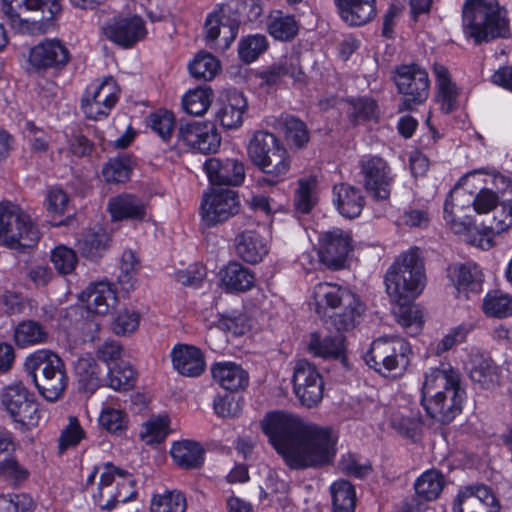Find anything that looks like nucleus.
I'll return each mask as SVG.
<instances>
[{
  "label": "nucleus",
  "mask_w": 512,
  "mask_h": 512,
  "mask_svg": "<svg viewBox=\"0 0 512 512\" xmlns=\"http://www.w3.org/2000/svg\"><path fill=\"white\" fill-rule=\"evenodd\" d=\"M262 428L290 469L321 468L331 464L336 456L337 436L331 429L305 423L283 412L268 414Z\"/></svg>",
  "instance_id": "f257e3e1"
},
{
  "label": "nucleus",
  "mask_w": 512,
  "mask_h": 512,
  "mask_svg": "<svg viewBox=\"0 0 512 512\" xmlns=\"http://www.w3.org/2000/svg\"><path fill=\"white\" fill-rule=\"evenodd\" d=\"M465 391L460 375L449 364L431 368L425 373L422 405L426 413L440 423H449L461 412Z\"/></svg>",
  "instance_id": "f03ea898"
},
{
  "label": "nucleus",
  "mask_w": 512,
  "mask_h": 512,
  "mask_svg": "<svg viewBox=\"0 0 512 512\" xmlns=\"http://www.w3.org/2000/svg\"><path fill=\"white\" fill-rule=\"evenodd\" d=\"M221 137L212 123L192 122L176 128L175 115L162 109V151L168 150L170 160L178 156L184 145L203 153H215Z\"/></svg>",
  "instance_id": "7ed1b4c3"
},
{
  "label": "nucleus",
  "mask_w": 512,
  "mask_h": 512,
  "mask_svg": "<svg viewBox=\"0 0 512 512\" xmlns=\"http://www.w3.org/2000/svg\"><path fill=\"white\" fill-rule=\"evenodd\" d=\"M462 28L464 35L476 44L505 38L509 35L507 11L498 0H465Z\"/></svg>",
  "instance_id": "20e7f679"
},
{
  "label": "nucleus",
  "mask_w": 512,
  "mask_h": 512,
  "mask_svg": "<svg viewBox=\"0 0 512 512\" xmlns=\"http://www.w3.org/2000/svg\"><path fill=\"white\" fill-rule=\"evenodd\" d=\"M425 282L424 264L418 248L400 254L385 275L387 293L395 302H412L422 293Z\"/></svg>",
  "instance_id": "39448f33"
},
{
  "label": "nucleus",
  "mask_w": 512,
  "mask_h": 512,
  "mask_svg": "<svg viewBox=\"0 0 512 512\" xmlns=\"http://www.w3.org/2000/svg\"><path fill=\"white\" fill-rule=\"evenodd\" d=\"M310 305L320 317H335L338 330L354 326L362 305L349 290L332 283H318L313 287Z\"/></svg>",
  "instance_id": "423d86ee"
},
{
  "label": "nucleus",
  "mask_w": 512,
  "mask_h": 512,
  "mask_svg": "<svg viewBox=\"0 0 512 512\" xmlns=\"http://www.w3.org/2000/svg\"><path fill=\"white\" fill-rule=\"evenodd\" d=\"M25 368L45 399L53 402L63 395L68 377L64 362L57 354L50 350L36 351L26 359Z\"/></svg>",
  "instance_id": "0eeeda50"
},
{
  "label": "nucleus",
  "mask_w": 512,
  "mask_h": 512,
  "mask_svg": "<svg viewBox=\"0 0 512 512\" xmlns=\"http://www.w3.org/2000/svg\"><path fill=\"white\" fill-rule=\"evenodd\" d=\"M410 344L396 335L375 339L366 352V364L385 377L402 375L410 364Z\"/></svg>",
  "instance_id": "6e6552de"
},
{
  "label": "nucleus",
  "mask_w": 512,
  "mask_h": 512,
  "mask_svg": "<svg viewBox=\"0 0 512 512\" xmlns=\"http://www.w3.org/2000/svg\"><path fill=\"white\" fill-rule=\"evenodd\" d=\"M39 239V231L28 214L9 201L0 203V241L5 246L24 251Z\"/></svg>",
  "instance_id": "1a4fd4ad"
},
{
  "label": "nucleus",
  "mask_w": 512,
  "mask_h": 512,
  "mask_svg": "<svg viewBox=\"0 0 512 512\" xmlns=\"http://www.w3.org/2000/svg\"><path fill=\"white\" fill-rule=\"evenodd\" d=\"M2 11L11 26L21 33L40 28V23L51 20L60 11L57 0H2Z\"/></svg>",
  "instance_id": "9d476101"
},
{
  "label": "nucleus",
  "mask_w": 512,
  "mask_h": 512,
  "mask_svg": "<svg viewBox=\"0 0 512 512\" xmlns=\"http://www.w3.org/2000/svg\"><path fill=\"white\" fill-rule=\"evenodd\" d=\"M394 82L398 92L404 96L399 111H410L426 101L430 81L425 69L417 64H404L396 68Z\"/></svg>",
  "instance_id": "9b49d317"
},
{
  "label": "nucleus",
  "mask_w": 512,
  "mask_h": 512,
  "mask_svg": "<svg viewBox=\"0 0 512 512\" xmlns=\"http://www.w3.org/2000/svg\"><path fill=\"white\" fill-rule=\"evenodd\" d=\"M120 89L112 76L91 85L81 99V109L92 120L106 118L119 99Z\"/></svg>",
  "instance_id": "f8f14e48"
},
{
  "label": "nucleus",
  "mask_w": 512,
  "mask_h": 512,
  "mask_svg": "<svg viewBox=\"0 0 512 512\" xmlns=\"http://www.w3.org/2000/svg\"><path fill=\"white\" fill-rule=\"evenodd\" d=\"M2 404L15 422L28 428L38 425L41 417L38 404L23 384L6 387L2 394Z\"/></svg>",
  "instance_id": "ddd939ff"
},
{
  "label": "nucleus",
  "mask_w": 512,
  "mask_h": 512,
  "mask_svg": "<svg viewBox=\"0 0 512 512\" xmlns=\"http://www.w3.org/2000/svg\"><path fill=\"white\" fill-rule=\"evenodd\" d=\"M240 209L239 196L231 189H213L205 194L201 203L202 220L209 227L227 221Z\"/></svg>",
  "instance_id": "4468645a"
},
{
  "label": "nucleus",
  "mask_w": 512,
  "mask_h": 512,
  "mask_svg": "<svg viewBox=\"0 0 512 512\" xmlns=\"http://www.w3.org/2000/svg\"><path fill=\"white\" fill-rule=\"evenodd\" d=\"M293 387L297 398L306 407L316 406L323 397L324 384L317 368L307 360H299L293 373Z\"/></svg>",
  "instance_id": "2eb2a0df"
},
{
  "label": "nucleus",
  "mask_w": 512,
  "mask_h": 512,
  "mask_svg": "<svg viewBox=\"0 0 512 512\" xmlns=\"http://www.w3.org/2000/svg\"><path fill=\"white\" fill-rule=\"evenodd\" d=\"M359 165L366 190L378 200L388 199L393 181L388 163L381 157L366 155Z\"/></svg>",
  "instance_id": "dca6fc26"
},
{
  "label": "nucleus",
  "mask_w": 512,
  "mask_h": 512,
  "mask_svg": "<svg viewBox=\"0 0 512 512\" xmlns=\"http://www.w3.org/2000/svg\"><path fill=\"white\" fill-rule=\"evenodd\" d=\"M474 194L463 187H454L444 204V219L455 234H464L471 228Z\"/></svg>",
  "instance_id": "f3484780"
},
{
  "label": "nucleus",
  "mask_w": 512,
  "mask_h": 512,
  "mask_svg": "<svg viewBox=\"0 0 512 512\" xmlns=\"http://www.w3.org/2000/svg\"><path fill=\"white\" fill-rule=\"evenodd\" d=\"M320 250L318 255L322 262L334 269L344 267L352 251L351 235L340 228H333L319 237Z\"/></svg>",
  "instance_id": "a211bd4d"
},
{
  "label": "nucleus",
  "mask_w": 512,
  "mask_h": 512,
  "mask_svg": "<svg viewBox=\"0 0 512 512\" xmlns=\"http://www.w3.org/2000/svg\"><path fill=\"white\" fill-rule=\"evenodd\" d=\"M103 34L123 48H131L146 35L143 19L139 16H116L102 27Z\"/></svg>",
  "instance_id": "6ab92c4d"
},
{
  "label": "nucleus",
  "mask_w": 512,
  "mask_h": 512,
  "mask_svg": "<svg viewBox=\"0 0 512 512\" xmlns=\"http://www.w3.org/2000/svg\"><path fill=\"white\" fill-rule=\"evenodd\" d=\"M71 55L65 44L58 39H45L30 49L28 62L36 71L63 69Z\"/></svg>",
  "instance_id": "aec40b11"
},
{
  "label": "nucleus",
  "mask_w": 512,
  "mask_h": 512,
  "mask_svg": "<svg viewBox=\"0 0 512 512\" xmlns=\"http://www.w3.org/2000/svg\"><path fill=\"white\" fill-rule=\"evenodd\" d=\"M453 512H500L495 495L485 485L469 486L460 491L452 506Z\"/></svg>",
  "instance_id": "412c9836"
},
{
  "label": "nucleus",
  "mask_w": 512,
  "mask_h": 512,
  "mask_svg": "<svg viewBox=\"0 0 512 512\" xmlns=\"http://www.w3.org/2000/svg\"><path fill=\"white\" fill-rule=\"evenodd\" d=\"M203 169L214 185L239 186L245 179V167L242 161L234 158H209Z\"/></svg>",
  "instance_id": "4be33fe9"
},
{
  "label": "nucleus",
  "mask_w": 512,
  "mask_h": 512,
  "mask_svg": "<svg viewBox=\"0 0 512 512\" xmlns=\"http://www.w3.org/2000/svg\"><path fill=\"white\" fill-rule=\"evenodd\" d=\"M470 379L484 389H492L499 384L498 367L483 351L472 348L465 362Z\"/></svg>",
  "instance_id": "5701e85b"
},
{
  "label": "nucleus",
  "mask_w": 512,
  "mask_h": 512,
  "mask_svg": "<svg viewBox=\"0 0 512 512\" xmlns=\"http://www.w3.org/2000/svg\"><path fill=\"white\" fill-rule=\"evenodd\" d=\"M494 185L504 188L499 203L493 210V220L488 229L493 234H500L512 227V182L506 176L494 174Z\"/></svg>",
  "instance_id": "b1692460"
},
{
  "label": "nucleus",
  "mask_w": 512,
  "mask_h": 512,
  "mask_svg": "<svg viewBox=\"0 0 512 512\" xmlns=\"http://www.w3.org/2000/svg\"><path fill=\"white\" fill-rule=\"evenodd\" d=\"M235 251L244 262L257 264L268 254L269 243L255 229H245L235 237Z\"/></svg>",
  "instance_id": "393cba45"
},
{
  "label": "nucleus",
  "mask_w": 512,
  "mask_h": 512,
  "mask_svg": "<svg viewBox=\"0 0 512 512\" xmlns=\"http://www.w3.org/2000/svg\"><path fill=\"white\" fill-rule=\"evenodd\" d=\"M79 298L90 312L99 315H106L117 302L116 292L104 281L90 283Z\"/></svg>",
  "instance_id": "a878e982"
},
{
  "label": "nucleus",
  "mask_w": 512,
  "mask_h": 512,
  "mask_svg": "<svg viewBox=\"0 0 512 512\" xmlns=\"http://www.w3.org/2000/svg\"><path fill=\"white\" fill-rule=\"evenodd\" d=\"M248 102L242 92L231 90L216 113V119L226 129H238L243 124Z\"/></svg>",
  "instance_id": "bb28decb"
},
{
  "label": "nucleus",
  "mask_w": 512,
  "mask_h": 512,
  "mask_svg": "<svg viewBox=\"0 0 512 512\" xmlns=\"http://www.w3.org/2000/svg\"><path fill=\"white\" fill-rule=\"evenodd\" d=\"M332 194L333 204L340 215L352 219L361 214L365 199L359 188L341 183L334 185Z\"/></svg>",
  "instance_id": "cd10ccee"
},
{
  "label": "nucleus",
  "mask_w": 512,
  "mask_h": 512,
  "mask_svg": "<svg viewBox=\"0 0 512 512\" xmlns=\"http://www.w3.org/2000/svg\"><path fill=\"white\" fill-rule=\"evenodd\" d=\"M173 367L187 377H197L205 370V360L200 349L190 345H179L171 352Z\"/></svg>",
  "instance_id": "c85d7f7f"
},
{
  "label": "nucleus",
  "mask_w": 512,
  "mask_h": 512,
  "mask_svg": "<svg viewBox=\"0 0 512 512\" xmlns=\"http://www.w3.org/2000/svg\"><path fill=\"white\" fill-rule=\"evenodd\" d=\"M211 373L213 380L228 391L245 389L249 383L248 373L234 362H217L212 365Z\"/></svg>",
  "instance_id": "c756f323"
},
{
  "label": "nucleus",
  "mask_w": 512,
  "mask_h": 512,
  "mask_svg": "<svg viewBox=\"0 0 512 512\" xmlns=\"http://www.w3.org/2000/svg\"><path fill=\"white\" fill-rule=\"evenodd\" d=\"M341 19L350 26H361L376 14L375 0H334Z\"/></svg>",
  "instance_id": "7c9ffc66"
},
{
  "label": "nucleus",
  "mask_w": 512,
  "mask_h": 512,
  "mask_svg": "<svg viewBox=\"0 0 512 512\" xmlns=\"http://www.w3.org/2000/svg\"><path fill=\"white\" fill-rule=\"evenodd\" d=\"M267 125L278 129L285 134L287 142L297 148L304 147L309 139V131L306 124L290 114H281L279 117H269Z\"/></svg>",
  "instance_id": "2f4dec72"
},
{
  "label": "nucleus",
  "mask_w": 512,
  "mask_h": 512,
  "mask_svg": "<svg viewBox=\"0 0 512 512\" xmlns=\"http://www.w3.org/2000/svg\"><path fill=\"white\" fill-rule=\"evenodd\" d=\"M448 276L458 293L468 296L470 292L478 293L482 289V273L474 263L454 264L448 268Z\"/></svg>",
  "instance_id": "473e14b6"
},
{
  "label": "nucleus",
  "mask_w": 512,
  "mask_h": 512,
  "mask_svg": "<svg viewBox=\"0 0 512 512\" xmlns=\"http://www.w3.org/2000/svg\"><path fill=\"white\" fill-rule=\"evenodd\" d=\"M222 285L230 292H246L253 288L256 277L242 264L229 262L220 272Z\"/></svg>",
  "instance_id": "72a5a7b5"
},
{
  "label": "nucleus",
  "mask_w": 512,
  "mask_h": 512,
  "mask_svg": "<svg viewBox=\"0 0 512 512\" xmlns=\"http://www.w3.org/2000/svg\"><path fill=\"white\" fill-rule=\"evenodd\" d=\"M170 454L173 461L185 469H197L204 464L205 450L196 441L182 440L174 442Z\"/></svg>",
  "instance_id": "f704fd0d"
},
{
  "label": "nucleus",
  "mask_w": 512,
  "mask_h": 512,
  "mask_svg": "<svg viewBox=\"0 0 512 512\" xmlns=\"http://www.w3.org/2000/svg\"><path fill=\"white\" fill-rule=\"evenodd\" d=\"M283 76H289L295 82L304 81V74L302 72L300 58L297 53H291L282 57L262 73V79L267 84H275Z\"/></svg>",
  "instance_id": "c9c22d12"
},
{
  "label": "nucleus",
  "mask_w": 512,
  "mask_h": 512,
  "mask_svg": "<svg viewBox=\"0 0 512 512\" xmlns=\"http://www.w3.org/2000/svg\"><path fill=\"white\" fill-rule=\"evenodd\" d=\"M108 211L114 221L143 219L146 213L142 201L131 194L111 198L108 202Z\"/></svg>",
  "instance_id": "e433bc0d"
},
{
  "label": "nucleus",
  "mask_w": 512,
  "mask_h": 512,
  "mask_svg": "<svg viewBox=\"0 0 512 512\" xmlns=\"http://www.w3.org/2000/svg\"><path fill=\"white\" fill-rule=\"evenodd\" d=\"M433 72L438 88L437 102L443 112L450 113L457 105L458 89L451 81L449 71L445 66L436 63L433 66Z\"/></svg>",
  "instance_id": "4c0bfd02"
},
{
  "label": "nucleus",
  "mask_w": 512,
  "mask_h": 512,
  "mask_svg": "<svg viewBox=\"0 0 512 512\" xmlns=\"http://www.w3.org/2000/svg\"><path fill=\"white\" fill-rule=\"evenodd\" d=\"M282 143L272 133L258 130L254 132L247 146V154L251 162L258 167L270 153L277 150Z\"/></svg>",
  "instance_id": "58836bf2"
},
{
  "label": "nucleus",
  "mask_w": 512,
  "mask_h": 512,
  "mask_svg": "<svg viewBox=\"0 0 512 512\" xmlns=\"http://www.w3.org/2000/svg\"><path fill=\"white\" fill-rule=\"evenodd\" d=\"M309 351L324 359H337L344 352V339L341 334L321 335L312 333L308 343Z\"/></svg>",
  "instance_id": "ea45409f"
},
{
  "label": "nucleus",
  "mask_w": 512,
  "mask_h": 512,
  "mask_svg": "<svg viewBox=\"0 0 512 512\" xmlns=\"http://www.w3.org/2000/svg\"><path fill=\"white\" fill-rule=\"evenodd\" d=\"M205 31L207 38L211 41H215L223 33V49H226L238 33V24L224 13L210 14L205 22Z\"/></svg>",
  "instance_id": "a19ab883"
},
{
  "label": "nucleus",
  "mask_w": 512,
  "mask_h": 512,
  "mask_svg": "<svg viewBox=\"0 0 512 512\" xmlns=\"http://www.w3.org/2000/svg\"><path fill=\"white\" fill-rule=\"evenodd\" d=\"M16 344L21 347L44 344L49 339L46 328L35 320H25L20 322L14 331Z\"/></svg>",
  "instance_id": "79ce46f5"
},
{
  "label": "nucleus",
  "mask_w": 512,
  "mask_h": 512,
  "mask_svg": "<svg viewBox=\"0 0 512 512\" xmlns=\"http://www.w3.org/2000/svg\"><path fill=\"white\" fill-rule=\"evenodd\" d=\"M291 167V159L287 149L282 144L270 156L263 161L258 168L273 180H269L270 184H275L283 179L289 172Z\"/></svg>",
  "instance_id": "37998d69"
},
{
  "label": "nucleus",
  "mask_w": 512,
  "mask_h": 512,
  "mask_svg": "<svg viewBox=\"0 0 512 512\" xmlns=\"http://www.w3.org/2000/svg\"><path fill=\"white\" fill-rule=\"evenodd\" d=\"M213 91L208 86H199L187 91L182 97V108L185 113L202 116L211 106Z\"/></svg>",
  "instance_id": "c03bdc74"
},
{
  "label": "nucleus",
  "mask_w": 512,
  "mask_h": 512,
  "mask_svg": "<svg viewBox=\"0 0 512 512\" xmlns=\"http://www.w3.org/2000/svg\"><path fill=\"white\" fill-rule=\"evenodd\" d=\"M75 373L79 385L84 391L92 394L100 387V368L93 358H79L75 364Z\"/></svg>",
  "instance_id": "a18cd8bd"
},
{
  "label": "nucleus",
  "mask_w": 512,
  "mask_h": 512,
  "mask_svg": "<svg viewBox=\"0 0 512 512\" xmlns=\"http://www.w3.org/2000/svg\"><path fill=\"white\" fill-rule=\"evenodd\" d=\"M333 512H354L356 492L353 485L343 479L335 481L330 487Z\"/></svg>",
  "instance_id": "49530a36"
},
{
  "label": "nucleus",
  "mask_w": 512,
  "mask_h": 512,
  "mask_svg": "<svg viewBox=\"0 0 512 512\" xmlns=\"http://www.w3.org/2000/svg\"><path fill=\"white\" fill-rule=\"evenodd\" d=\"M398 304L395 309V315L400 325L405 329L406 333L414 336L417 335L423 326V313L419 306L411 302H396Z\"/></svg>",
  "instance_id": "de8ad7c7"
},
{
  "label": "nucleus",
  "mask_w": 512,
  "mask_h": 512,
  "mask_svg": "<svg viewBox=\"0 0 512 512\" xmlns=\"http://www.w3.org/2000/svg\"><path fill=\"white\" fill-rule=\"evenodd\" d=\"M135 381L136 371L128 362L119 361L108 370L107 385L116 391H127L132 389Z\"/></svg>",
  "instance_id": "09e8293b"
},
{
  "label": "nucleus",
  "mask_w": 512,
  "mask_h": 512,
  "mask_svg": "<svg viewBox=\"0 0 512 512\" xmlns=\"http://www.w3.org/2000/svg\"><path fill=\"white\" fill-rule=\"evenodd\" d=\"M443 484V476L436 470H429L416 480L414 488L417 497L425 501H432L441 493Z\"/></svg>",
  "instance_id": "8fccbe9b"
},
{
  "label": "nucleus",
  "mask_w": 512,
  "mask_h": 512,
  "mask_svg": "<svg viewBox=\"0 0 512 512\" xmlns=\"http://www.w3.org/2000/svg\"><path fill=\"white\" fill-rule=\"evenodd\" d=\"M120 273L118 282L126 292L134 290L136 287V275L140 269V260L133 250H125L120 261Z\"/></svg>",
  "instance_id": "3c124183"
},
{
  "label": "nucleus",
  "mask_w": 512,
  "mask_h": 512,
  "mask_svg": "<svg viewBox=\"0 0 512 512\" xmlns=\"http://www.w3.org/2000/svg\"><path fill=\"white\" fill-rule=\"evenodd\" d=\"M317 180L314 176L298 180V187L295 190L294 205L301 213H308L316 204Z\"/></svg>",
  "instance_id": "603ef678"
},
{
  "label": "nucleus",
  "mask_w": 512,
  "mask_h": 512,
  "mask_svg": "<svg viewBox=\"0 0 512 512\" xmlns=\"http://www.w3.org/2000/svg\"><path fill=\"white\" fill-rule=\"evenodd\" d=\"M483 312L490 317L503 318L512 315V297L494 291L487 293L483 299Z\"/></svg>",
  "instance_id": "864d4df0"
},
{
  "label": "nucleus",
  "mask_w": 512,
  "mask_h": 512,
  "mask_svg": "<svg viewBox=\"0 0 512 512\" xmlns=\"http://www.w3.org/2000/svg\"><path fill=\"white\" fill-rule=\"evenodd\" d=\"M108 242L109 235L104 229L99 228L98 230H87L78 246L84 256L94 258L106 249Z\"/></svg>",
  "instance_id": "5fc2aeb1"
},
{
  "label": "nucleus",
  "mask_w": 512,
  "mask_h": 512,
  "mask_svg": "<svg viewBox=\"0 0 512 512\" xmlns=\"http://www.w3.org/2000/svg\"><path fill=\"white\" fill-rule=\"evenodd\" d=\"M133 161L128 155L110 159L103 167L102 174L107 182L123 183L130 177Z\"/></svg>",
  "instance_id": "6e6d98bb"
},
{
  "label": "nucleus",
  "mask_w": 512,
  "mask_h": 512,
  "mask_svg": "<svg viewBox=\"0 0 512 512\" xmlns=\"http://www.w3.org/2000/svg\"><path fill=\"white\" fill-rule=\"evenodd\" d=\"M220 71L219 61L209 53H200L189 64V72L196 79L212 80Z\"/></svg>",
  "instance_id": "4d7b16f0"
},
{
  "label": "nucleus",
  "mask_w": 512,
  "mask_h": 512,
  "mask_svg": "<svg viewBox=\"0 0 512 512\" xmlns=\"http://www.w3.org/2000/svg\"><path fill=\"white\" fill-rule=\"evenodd\" d=\"M267 39L264 35L254 34L243 38L238 45V54L246 63L255 61L267 48Z\"/></svg>",
  "instance_id": "13d9d810"
},
{
  "label": "nucleus",
  "mask_w": 512,
  "mask_h": 512,
  "mask_svg": "<svg viewBox=\"0 0 512 512\" xmlns=\"http://www.w3.org/2000/svg\"><path fill=\"white\" fill-rule=\"evenodd\" d=\"M231 10L237 18H233L237 24L257 21L263 12L261 0H232Z\"/></svg>",
  "instance_id": "bf43d9fd"
},
{
  "label": "nucleus",
  "mask_w": 512,
  "mask_h": 512,
  "mask_svg": "<svg viewBox=\"0 0 512 512\" xmlns=\"http://www.w3.org/2000/svg\"><path fill=\"white\" fill-rule=\"evenodd\" d=\"M50 260L60 275L72 273L78 262L75 251L63 245L52 250Z\"/></svg>",
  "instance_id": "052dcab7"
},
{
  "label": "nucleus",
  "mask_w": 512,
  "mask_h": 512,
  "mask_svg": "<svg viewBox=\"0 0 512 512\" xmlns=\"http://www.w3.org/2000/svg\"><path fill=\"white\" fill-rule=\"evenodd\" d=\"M269 33L278 40H289L298 32V24L293 16L274 17L268 26Z\"/></svg>",
  "instance_id": "680f3d73"
},
{
  "label": "nucleus",
  "mask_w": 512,
  "mask_h": 512,
  "mask_svg": "<svg viewBox=\"0 0 512 512\" xmlns=\"http://www.w3.org/2000/svg\"><path fill=\"white\" fill-rule=\"evenodd\" d=\"M127 422V415L123 411L110 407L103 409L99 417L101 427L116 435L126 430Z\"/></svg>",
  "instance_id": "e2e57ef3"
},
{
  "label": "nucleus",
  "mask_w": 512,
  "mask_h": 512,
  "mask_svg": "<svg viewBox=\"0 0 512 512\" xmlns=\"http://www.w3.org/2000/svg\"><path fill=\"white\" fill-rule=\"evenodd\" d=\"M214 411L223 418L237 417L242 411V397L234 394L218 395L214 398Z\"/></svg>",
  "instance_id": "0e129e2a"
},
{
  "label": "nucleus",
  "mask_w": 512,
  "mask_h": 512,
  "mask_svg": "<svg viewBox=\"0 0 512 512\" xmlns=\"http://www.w3.org/2000/svg\"><path fill=\"white\" fill-rule=\"evenodd\" d=\"M28 477V469L22 466L14 457H4L0 461V479L18 484L27 480Z\"/></svg>",
  "instance_id": "69168bd1"
},
{
  "label": "nucleus",
  "mask_w": 512,
  "mask_h": 512,
  "mask_svg": "<svg viewBox=\"0 0 512 512\" xmlns=\"http://www.w3.org/2000/svg\"><path fill=\"white\" fill-rule=\"evenodd\" d=\"M34 502L26 494L1 495L0 512H33Z\"/></svg>",
  "instance_id": "338daca9"
},
{
  "label": "nucleus",
  "mask_w": 512,
  "mask_h": 512,
  "mask_svg": "<svg viewBox=\"0 0 512 512\" xmlns=\"http://www.w3.org/2000/svg\"><path fill=\"white\" fill-rule=\"evenodd\" d=\"M349 115L354 123L374 119L376 117V103L369 98L352 100Z\"/></svg>",
  "instance_id": "774afa93"
}]
</instances>
